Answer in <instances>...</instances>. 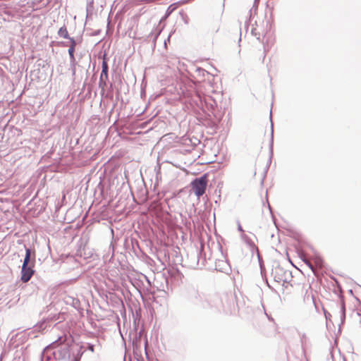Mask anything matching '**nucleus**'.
Here are the masks:
<instances>
[{
	"mask_svg": "<svg viewBox=\"0 0 361 361\" xmlns=\"http://www.w3.org/2000/svg\"><path fill=\"white\" fill-rule=\"evenodd\" d=\"M90 332L82 329L78 334V343L73 345V339L67 336H59L49 346L47 347L42 354L41 361H48L49 357L47 355L49 351L55 360L61 361H79L87 350H90Z\"/></svg>",
	"mask_w": 361,
	"mask_h": 361,
	"instance_id": "f257e3e1",
	"label": "nucleus"
},
{
	"mask_svg": "<svg viewBox=\"0 0 361 361\" xmlns=\"http://www.w3.org/2000/svg\"><path fill=\"white\" fill-rule=\"evenodd\" d=\"M185 102L191 107L197 116H202L210 112L212 116L220 121L224 113L219 109L217 102L209 95L202 96L197 92H190L185 95Z\"/></svg>",
	"mask_w": 361,
	"mask_h": 361,
	"instance_id": "f03ea898",
	"label": "nucleus"
},
{
	"mask_svg": "<svg viewBox=\"0 0 361 361\" xmlns=\"http://www.w3.org/2000/svg\"><path fill=\"white\" fill-rule=\"evenodd\" d=\"M51 309H49L47 312V315L44 317L36 326L37 328L40 330H45L47 328L50 327L52 324H54V326H57L59 324L64 322L68 314L64 312H50Z\"/></svg>",
	"mask_w": 361,
	"mask_h": 361,
	"instance_id": "7ed1b4c3",
	"label": "nucleus"
},
{
	"mask_svg": "<svg viewBox=\"0 0 361 361\" xmlns=\"http://www.w3.org/2000/svg\"><path fill=\"white\" fill-rule=\"evenodd\" d=\"M89 231H85L80 239L77 255L84 259L88 260L90 258V245Z\"/></svg>",
	"mask_w": 361,
	"mask_h": 361,
	"instance_id": "20e7f679",
	"label": "nucleus"
},
{
	"mask_svg": "<svg viewBox=\"0 0 361 361\" xmlns=\"http://www.w3.org/2000/svg\"><path fill=\"white\" fill-rule=\"evenodd\" d=\"M207 174L204 173L200 177L195 178L190 183L192 190L197 197L202 196L207 186Z\"/></svg>",
	"mask_w": 361,
	"mask_h": 361,
	"instance_id": "39448f33",
	"label": "nucleus"
},
{
	"mask_svg": "<svg viewBox=\"0 0 361 361\" xmlns=\"http://www.w3.org/2000/svg\"><path fill=\"white\" fill-rule=\"evenodd\" d=\"M96 180H99V183L97 187L94 190V200L92 202V205L94 202H97V203H100L104 197V185L102 181V176L101 174H95L93 177Z\"/></svg>",
	"mask_w": 361,
	"mask_h": 361,
	"instance_id": "423d86ee",
	"label": "nucleus"
},
{
	"mask_svg": "<svg viewBox=\"0 0 361 361\" xmlns=\"http://www.w3.org/2000/svg\"><path fill=\"white\" fill-rule=\"evenodd\" d=\"M35 264V254H33V259L32 262V264L30 265H22L21 268V281L24 283L29 281L35 273V270L33 267Z\"/></svg>",
	"mask_w": 361,
	"mask_h": 361,
	"instance_id": "0eeeda50",
	"label": "nucleus"
},
{
	"mask_svg": "<svg viewBox=\"0 0 361 361\" xmlns=\"http://www.w3.org/2000/svg\"><path fill=\"white\" fill-rule=\"evenodd\" d=\"M104 265V256L94 250L92 251V269L96 268L97 270H99Z\"/></svg>",
	"mask_w": 361,
	"mask_h": 361,
	"instance_id": "6e6552de",
	"label": "nucleus"
},
{
	"mask_svg": "<svg viewBox=\"0 0 361 361\" xmlns=\"http://www.w3.org/2000/svg\"><path fill=\"white\" fill-rule=\"evenodd\" d=\"M11 298L6 303V306L8 308H12L20 302V293L16 290H14L9 293Z\"/></svg>",
	"mask_w": 361,
	"mask_h": 361,
	"instance_id": "1a4fd4ad",
	"label": "nucleus"
},
{
	"mask_svg": "<svg viewBox=\"0 0 361 361\" xmlns=\"http://www.w3.org/2000/svg\"><path fill=\"white\" fill-rule=\"evenodd\" d=\"M241 238H242L243 240L245 242V243L249 247L252 254H254V252H257V257H258L259 260L260 261V255L259 253L258 247L256 246L255 243L252 241V240L250 237H248L246 234H242Z\"/></svg>",
	"mask_w": 361,
	"mask_h": 361,
	"instance_id": "9d476101",
	"label": "nucleus"
},
{
	"mask_svg": "<svg viewBox=\"0 0 361 361\" xmlns=\"http://www.w3.org/2000/svg\"><path fill=\"white\" fill-rule=\"evenodd\" d=\"M286 274V271L284 270L280 266L276 267L273 271L272 274L274 276V279L276 282L285 281V274Z\"/></svg>",
	"mask_w": 361,
	"mask_h": 361,
	"instance_id": "9b49d317",
	"label": "nucleus"
},
{
	"mask_svg": "<svg viewBox=\"0 0 361 361\" xmlns=\"http://www.w3.org/2000/svg\"><path fill=\"white\" fill-rule=\"evenodd\" d=\"M64 302L66 305H71L79 312L82 310L83 309L80 307V302L78 298H75L72 296H66L64 298Z\"/></svg>",
	"mask_w": 361,
	"mask_h": 361,
	"instance_id": "f8f14e48",
	"label": "nucleus"
},
{
	"mask_svg": "<svg viewBox=\"0 0 361 361\" xmlns=\"http://www.w3.org/2000/svg\"><path fill=\"white\" fill-rule=\"evenodd\" d=\"M25 257L23 262V265L27 266L32 264V259H33V254L35 251L32 252L30 247H27L26 245H25Z\"/></svg>",
	"mask_w": 361,
	"mask_h": 361,
	"instance_id": "ddd939ff",
	"label": "nucleus"
},
{
	"mask_svg": "<svg viewBox=\"0 0 361 361\" xmlns=\"http://www.w3.org/2000/svg\"><path fill=\"white\" fill-rule=\"evenodd\" d=\"M102 343L98 336H94L92 332V353L102 351Z\"/></svg>",
	"mask_w": 361,
	"mask_h": 361,
	"instance_id": "4468645a",
	"label": "nucleus"
},
{
	"mask_svg": "<svg viewBox=\"0 0 361 361\" xmlns=\"http://www.w3.org/2000/svg\"><path fill=\"white\" fill-rule=\"evenodd\" d=\"M340 303H341V324H343L345 319V301L344 298L342 295H339Z\"/></svg>",
	"mask_w": 361,
	"mask_h": 361,
	"instance_id": "2eb2a0df",
	"label": "nucleus"
},
{
	"mask_svg": "<svg viewBox=\"0 0 361 361\" xmlns=\"http://www.w3.org/2000/svg\"><path fill=\"white\" fill-rule=\"evenodd\" d=\"M161 30L162 29L159 27V25H158L151 31L147 37L149 39H152L153 41L155 42L159 35H160V33L161 32Z\"/></svg>",
	"mask_w": 361,
	"mask_h": 361,
	"instance_id": "dca6fc26",
	"label": "nucleus"
},
{
	"mask_svg": "<svg viewBox=\"0 0 361 361\" xmlns=\"http://www.w3.org/2000/svg\"><path fill=\"white\" fill-rule=\"evenodd\" d=\"M208 72L202 68H196L195 71V75L199 77L200 80H204V78Z\"/></svg>",
	"mask_w": 361,
	"mask_h": 361,
	"instance_id": "f3484780",
	"label": "nucleus"
},
{
	"mask_svg": "<svg viewBox=\"0 0 361 361\" xmlns=\"http://www.w3.org/2000/svg\"><path fill=\"white\" fill-rule=\"evenodd\" d=\"M202 248H203V247L202 245L200 250L197 249L195 250V252H194L193 253H191V256L194 258V260L196 261L197 266H199V262H200V255H202Z\"/></svg>",
	"mask_w": 361,
	"mask_h": 361,
	"instance_id": "a211bd4d",
	"label": "nucleus"
},
{
	"mask_svg": "<svg viewBox=\"0 0 361 361\" xmlns=\"http://www.w3.org/2000/svg\"><path fill=\"white\" fill-rule=\"evenodd\" d=\"M58 35L60 37L68 39L69 38V35L67 30V28L65 25L62 26L59 28L58 31Z\"/></svg>",
	"mask_w": 361,
	"mask_h": 361,
	"instance_id": "6ab92c4d",
	"label": "nucleus"
},
{
	"mask_svg": "<svg viewBox=\"0 0 361 361\" xmlns=\"http://www.w3.org/2000/svg\"><path fill=\"white\" fill-rule=\"evenodd\" d=\"M109 67L107 63L103 60L102 61V71L100 76V79L102 80L103 77L107 78Z\"/></svg>",
	"mask_w": 361,
	"mask_h": 361,
	"instance_id": "aec40b11",
	"label": "nucleus"
},
{
	"mask_svg": "<svg viewBox=\"0 0 361 361\" xmlns=\"http://www.w3.org/2000/svg\"><path fill=\"white\" fill-rule=\"evenodd\" d=\"M251 33L254 35L257 40L261 42V36H264V33H262L257 27H252L251 30Z\"/></svg>",
	"mask_w": 361,
	"mask_h": 361,
	"instance_id": "412c9836",
	"label": "nucleus"
},
{
	"mask_svg": "<svg viewBox=\"0 0 361 361\" xmlns=\"http://www.w3.org/2000/svg\"><path fill=\"white\" fill-rule=\"evenodd\" d=\"M190 297H191V299L193 300V302L195 303H197L199 302V300L201 299L200 294L196 290H193L190 293Z\"/></svg>",
	"mask_w": 361,
	"mask_h": 361,
	"instance_id": "4be33fe9",
	"label": "nucleus"
},
{
	"mask_svg": "<svg viewBox=\"0 0 361 361\" xmlns=\"http://www.w3.org/2000/svg\"><path fill=\"white\" fill-rule=\"evenodd\" d=\"M219 263L220 264L219 265V266H220V267H219V268H218V264H216V269L217 271H221V272H223V271H226V268H227V267H228V264H227V262H224V261H221V262H219Z\"/></svg>",
	"mask_w": 361,
	"mask_h": 361,
	"instance_id": "5701e85b",
	"label": "nucleus"
},
{
	"mask_svg": "<svg viewBox=\"0 0 361 361\" xmlns=\"http://www.w3.org/2000/svg\"><path fill=\"white\" fill-rule=\"evenodd\" d=\"M90 18V1L89 0H87L85 26L87 25L88 20H89Z\"/></svg>",
	"mask_w": 361,
	"mask_h": 361,
	"instance_id": "b1692460",
	"label": "nucleus"
},
{
	"mask_svg": "<svg viewBox=\"0 0 361 361\" xmlns=\"http://www.w3.org/2000/svg\"><path fill=\"white\" fill-rule=\"evenodd\" d=\"M68 51V54H69V56L71 59V61L73 62L75 61V57H74L75 49L73 47H70Z\"/></svg>",
	"mask_w": 361,
	"mask_h": 361,
	"instance_id": "393cba45",
	"label": "nucleus"
},
{
	"mask_svg": "<svg viewBox=\"0 0 361 361\" xmlns=\"http://www.w3.org/2000/svg\"><path fill=\"white\" fill-rule=\"evenodd\" d=\"M95 353L93 358H92V361H101L102 359V351L94 352Z\"/></svg>",
	"mask_w": 361,
	"mask_h": 361,
	"instance_id": "a878e982",
	"label": "nucleus"
},
{
	"mask_svg": "<svg viewBox=\"0 0 361 361\" xmlns=\"http://www.w3.org/2000/svg\"><path fill=\"white\" fill-rule=\"evenodd\" d=\"M271 117H272V114H271V111H270V121H271V152H272V145H273V133H274V130H273V123H272Z\"/></svg>",
	"mask_w": 361,
	"mask_h": 361,
	"instance_id": "bb28decb",
	"label": "nucleus"
},
{
	"mask_svg": "<svg viewBox=\"0 0 361 361\" xmlns=\"http://www.w3.org/2000/svg\"><path fill=\"white\" fill-rule=\"evenodd\" d=\"M86 94H90V83L85 82V83Z\"/></svg>",
	"mask_w": 361,
	"mask_h": 361,
	"instance_id": "cd10ccee",
	"label": "nucleus"
},
{
	"mask_svg": "<svg viewBox=\"0 0 361 361\" xmlns=\"http://www.w3.org/2000/svg\"><path fill=\"white\" fill-rule=\"evenodd\" d=\"M68 39L70 40V42H71V46H70V47H73L75 49V46H76V42H75V39H74V38H73V37H69V38H68Z\"/></svg>",
	"mask_w": 361,
	"mask_h": 361,
	"instance_id": "c85d7f7f",
	"label": "nucleus"
},
{
	"mask_svg": "<svg viewBox=\"0 0 361 361\" xmlns=\"http://www.w3.org/2000/svg\"><path fill=\"white\" fill-rule=\"evenodd\" d=\"M91 221H92V224L94 221H97V222H99V219H97V217L96 216L95 213L92 214V219H91Z\"/></svg>",
	"mask_w": 361,
	"mask_h": 361,
	"instance_id": "c756f323",
	"label": "nucleus"
},
{
	"mask_svg": "<svg viewBox=\"0 0 361 361\" xmlns=\"http://www.w3.org/2000/svg\"><path fill=\"white\" fill-rule=\"evenodd\" d=\"M323 310H324V313L326 319H329L331 317V314L329 312H327L325 309H323Z\"/></svg>",
	"mask_w": 361,
	"mask_h": 361,
	"instance_id": "7c9ffc66",
	"label": "nucleus"
},
{
	"mask_svg": "<svg viewBox=\"0 0 361 361\" xmlns=\"http://www.w3.org/2000/svg\"><path fill=\"white\" fill-rule=\"evenodd\" d=\"M85 178L87 179V184H88L89 181L90 180V176L87 175ZM87 188H88V185H87V186L85 188V190H87Z\"/></svg>",
	"mask_w": 361,
	"mask_h": 361,
	"instance_id": "2f4dec72",
	"label": "nucleus"
},
{
	"mask_svg": "<svg viewBox=\"0 0 361 361\" xmlns=\"http://www.w3.org/2000/svg\"><path fill=\"white\" fill-rule=\"evenodd\" d=\"M302 261L312 270L313 269V266L312 265L311 263L308 262L307 261H306L305 259H302Z\"/></svg>",
	"mask_w": 361,
	"mask_h": 361,
	"instance_id": "473e14b6",
	"label": "nucleus"
},
{
	"mask_svg": "<svg viewBox=\"0 0 361 361\" xmlns=\"http://www.w3.org/2000/svg\"><path fill=\"white\" fill-rule=\"evenodd\" d=\"M238 230L242 233V234H245L244 233V230L243 229L241 225L240 224V223H238Z\"/></svg>",
	"mask_w": 361,
	"mask_h": 361,
	"instance_id": "72a5a7b5",
	"label": "nucleus"
},
{
	"mask_svg": "<svg viewBox=\"0 0 361 361\" xmlns=\"http://www.w3.org/2000/svg\"><path fill=\"white\" fill-rule=\"evenodd\" d=\"M90 212V206L89 207V208H88V209H87V214L88 212Z\"/></svg>",
	"mask_w": 361,
	"mask_h": 361,
	"instance_id": "f704fd0d",
	"label": "nucleus"
},
{
	"mask_svg": "<svg viewBox=\"0 0 361 361\" xmlns=\"http://www.w3.org/2000/svg\"><path fill=\"white\" fill-rule=\"evenodd\" d=\"M86 312H87V314H89V312H90V311H89V310H88V309L86 310Z\"/></svg>",
	"mask_w": 361,
	"mask_h": 361,
	"instance_id": "c9c22d12",
	"label": "nucleus"
},
{
	"mask_svg": "<svg viewBox=\"0 0 361 361\" xmlns=\"http://www.w3.org/2000/svg\"><path fill=\"white\" fill-rule=\"evenodd\" d=\"M259 1V0H255V4H256L257 3V1Z\"/></svg>",
	"mask_w": 361,
	"mask_h": 361,
	"instance_id": "e433bc0d",
	"label": "nucleus"
},
{
	"mask_svg": "<svg viewBox=\"0 0 361 361\" xmlns=\"http://www.w3.org/2000/svg\"><path fill=\"white\" fill-rule=\"evenodd\" d=\"M204 259H203V261L202 262V265H204Z\"/></svg>",
	"mask_w": 361,
	"mask_h": 361,
	"instance_id": "4c0bfd02",
	"label": "nucleus"
},
{
	"mask_svg": "<svg viewBox=\"0 0 361 361\" xmlns=\"http://www.w3.org/2000/svg\"><path fill=\"white\" fill-rule=\"evenodd\" d=\"M0 361H1V360H0Z\"/></svg>",
	"mask_w": 361,
	"mask_h": 361,
	"instance_id": "58836bf2",
	"label": "nucleus"
}]
</instances>
